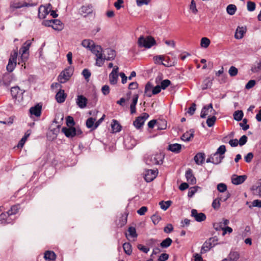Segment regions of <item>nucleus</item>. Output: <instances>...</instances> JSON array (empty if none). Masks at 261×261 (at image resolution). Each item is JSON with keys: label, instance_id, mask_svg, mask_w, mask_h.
I'll return each instance as SVG.
<instances>
[{"label": "nucleus", "instance_id": "nucleus-1", "mask_svg": "<svg viewBox=\"0 0 261 261\" xmlns=\"http://www.w3.org/2000/svg\"><path fill=\"white\" fill-rule=\"evenodd\" d=\"M138 44L140 47L149 48L155 44V40L150 36L146 37L141 36L138 39Z\"/></svg>", "mask_w": 261, "mask_h": 261}, {"label": "nucleus", "instance_id": "nucleus-2", "mask_svg": "<svg viewBox=\"0 0 261 261\" xmlns=\"http://www.w3.org/2000/svg\"><path fill=\"white\" fill-rule=\"evenodd\" d=\"M24 91L20 89L18 87H12L11 89V93L13 98L14 99L15 103L16 104H21L23 101V93Z\"/></svg>", "mask_w": 261, "mask_h": 261}, {"label": "nucleus", "instance_id": "nucleus-3", "mask_svg": "<svg viewBox=\"0 0 261 261\" xmlns=\"http://www.w3.org/2000/svg\"><path fill=\"white\" fill-rule=\"evenodd\" d=\"M30 40L26 41L19 50V54H21L20 59L21 62L25 63L29 57V49L31 45Z\"/></svg>", "mask_w": 261, "mask_h": 261}, {"label": "nucleus", "instance_id": "nucleus-4", "mask_svg": "<svg viewBox=\"0 0 261 261\" xmlns=\"http://www.w3.org/2000/svg\"><path fill=\"white\" fill-rule=\"evenodd\" d=\"M73 72V70L71 67L66 68L64 70L60 73L58 80L60 83H65L68 81L71 76Z\"/></svg>", "mask_w": 261, "mask_h": 261}, {"label": "nucleus", "instance_id": "nucleus-5", "mask_svg": "<svg viewBox=\"0 0 261 261\" xmlns=\"http://www.w3.org/2000/svg\"><path fill=\"white\" fill-rule=\"evenodd\" d=\"M62 131L68 138H72L75 136H80L82 134V131L79 127H63Z\"/></svg>", "mask_w": 261, "mask_h": 261}, {"label": "nucleus", "instance_id": "nucleus-6", "mask_svg": "<svg viewBox=\"0 0 261 261\" xmlns=\"http://www.w3.org/2000/svg\"><path fill=\"white\" fill-rule=\"evenodd\" d=\"M18 56L17 48L14 50L13 54H11L9 60L8 64L7 66V69L9 72H12L16 65V60Z\"/></svg>", "mask_w": 261, "mask_h": 261}, {"label": "nucleus", "instance_id": "nucleus-7", "mask_svg": "<svg viewBox=\"0 0 261 261\" xmlns=\"http://www.w3.org/2000/svg\"><path fill=\"white\" fill-rule=\"evenodd\" d=\"M148 117L149 115L147 113H143L141 116L136 118L133 122V125L136 128L140 129L143 126L145 121Z\"/></svg>", "mask_w": 261, "mask_h": 261}, {"label": "nucleus", "instance_id": "nucleus-8", "mask_svg": "<svg viewBox=\"0 0 261 261\" xmlns=\"http://www.w3.org/2000/svg\"><path fill=\"white\" fill-rule=\"evenodd\" d=\"M51 9L50 4H48L46 6L41 5L38 9V17L40 19H44L46 17V15L49 13Z\"/></svg>", "mask_w": 261, "mask_h": 261}, {"label": "nucleus", "instance_id": "nucleus-9", "mask_svg": "<svg viewBox=\"0 0 261 261\" xmlns=\"http://www.w3.org/2000/svg\"><path fill=\"white\" fill-rule=\"evenodd\" d=\"M158 170L147 169L145 171L144 178L147 182L152 181L157 176Z\"/></svg>", "mask_w": 261, "mask_h": 261}, {"label": "nucleus", "instance_id": "nucleus-10", "mask_svg": "<svg viewBox=\"0 0 261 261\" xmlns=\"http://www.w3.org/2000/svg\"><path fill=\"white\" fill-rule=\"evenodd\" d=\"M224 155H222L216 152L210 155L206 160V163H220L222 162Z\"/></svg>", "mask_w": 261, "mask_h": 261}, {"label": "nucleus", "instance_id": "nucleus-11", "mask_svg": "<svg viewBox=\"0 0 261 261\" xmlns=\"http://www.w3.org/2000/svg\"><path fill=\"white\" fill-rule=\"evenodd\" d=\"M12 81V76L10 73H6L0 75V87L4 86L8 87Z\"/></svg>", "mask_w": 261, "mask_h": 261}, {"label": "nucleus", "instance_id": "nucleus-12", "mask_svg": "<svg viewBox=\"0 0 261 261\" xmlns=\"http://www.w3.org/2000/svg\"><path fill=\"white\" fill-rule=\"evenodd\" d=\"M209 111H210L211 112H212L213 115H216L217 114V112L215 110L213 109V105L212 103L209 104L207 106H205L203 107L201 114H200V117L202 118H204L206 117L207 115L208 114Z\"/></svg>", "mask_w": 261, "mask_h": 261}, {"label": "nucleus", "instance_id": "nucleus-13", "mask_svg": "<svg viewBox=\"0 0 261 261\" xmlns=\"http://www.w3.org/2000/svg\"><path fill=\"white\" fill-rule=\"evenodd\" d=\"M191 216L194 217L197 222H202L206 219V216L204 213H198L197 211L195 209L192 210Z\"/></svg>", "mask_w": 261, "mask_h": 261}, {"label": "nucleus", "instance_id": "nucleus-14", "mask_svg": "<svg viewBox=\"0 0 261 261\" xmlns=\"http://www.w3.org/2000/svg\"><path fill=\"white\" fill-rule=\"evenodd\" d=\"M105 60L112 61L114 60L116 54L115 50L111 48H107L104 50Z\"/></svg>", "mask_w": 261, "mask_h": 261}, {"label": "nucleus", "instance_id": "nucleus-15", "mask_svg": "<svg viewBox=\"0 0 261 261\" xmlns=\"http://www.w3.org/2000/svg\"><path fill=\"white\" fill-rule=\"evenodd\" d=\"M88 100L82 95H77L76 103L77 105L81 109H84L87 106Z\"/></svg>", "mask_w": 261, "mask_h": 261}, {"label": "nucleus", "instance_id": "nucleus-16", "mask_svg": "<svg viewBox=\"0 0 261 261\" xmlns=\"http://www.w3.org/2000/svg\"><path fill=\"white\" fill-rule=\"evenodd\" d=\"M247 179V176L243 175H233L231 178L232 183L236 185H238L242 184Z\"/></svg>", "mask_w": 261, "mask_h": 261}, {"label": "nucleus", "instance_id": "nucleus-17", "mask_svg": "<svg viewBox=\"0 0 261 261\" xmlns=\"http://www.w3.org/2000/svg\"><path fill=\"white\" fill-rule=\"evenodd\" d=\"M186 177L187 181L191 185L195 184L196 179L193 174L192 169H188L186 172Z\"/></svg>", "mask_w": 261, "mask_h": 261}, {"label": "nucleus", "instance_id": "nucleus-18", "mask_svg": "<svg viewBox=\"0 0 261 261\" xmlns=\"http://www.w3.org/2000/svg\"><path fill=\"white\" fill-rule=\"evenodd\" d=\"M164 158V154L162 153H158L151 156L149 161L152 162L153 163H160V162H163V159Z\"/></svg>", "mask_w": 261, "mask_h": 261}, {"label": "nucleus", "instance_id": "nucleus-19", "mask_svg": "<svg viewBox=\"0 0 261 261\" xmlns=\"http://www.w3.org/2000/svg\"><path fill=\"white\" fill-rule=\"evenodd\" d=\"M42 109V106L40 104H37L34 107H32L30 109V112L31 115H35L36 117H39L41 115Z\"/></svg>", "mask_w": 261, "mask_h": 261}, {"label": "nucleus", "instance_id": "nucleus-20", "mask_svg": "<svg viewBox=\"0 0 261 261\" xmlns=\"http://www.w3.org/2000/svg\"><path fill=\"white\" fill-rule=\"evenodd\" d=\"M247 31L246 28L244 27H238L236 31L234 37L237 39H242Z\"/></svg>", "mask_w": 261, "mask_h": 261}, {"label": "nucleus", "instance_id": "nucleus-21", "mask_svg": "<svg viewBox=\"0 0 261 261\" xmlns=\"http://www.w3.org/2000/svg\"><path fill=\"white\" fill-rule=\"evenodd\" d=\"M95 56V65L98 67L102 66L104 64V62L105 61L104 54H103L102 52H101L100 53L96 54Z\"/></svg>", "mask_w": 261, "mask_h": 261}, {"label": "nucleus", "instance_id": "nucleus-22", "mask_svg": "<svg viewBox=\"0 0 261 261\" xmlns=\"http://www.w3.org/2000/svg\"><path fill=\"white\" fill-rule=\"evenodd\" d=\"M240 257L239 253L237 251H231L227 258L222 261H237Z\"/></svg>", "mask_w": 261, "mask_h": 261}, {"label": "nucleus", "instance_id": "nucleus-23", "mask_svg": "<svg viewBox=\"0 0 261 261\" xmlns=\"http://www.w3.org/2000/svg\"><path fill=\"white\" fill-rule=\"evenodd\" d=\"M229 221L227 219H223L222 221L219 223H216L214 224V227L217 230L223 229L225 228L224 226L227 225Z\"/></svg>", "mask_w": 261, "mask_h": 261}, {"label": "nucleus", "instance_id": "nucleus-24", "mask_svg": "<svg viewBox=\"0 0 261 261\" xmlns=\"http://www.w3.org/2000/svg\"><path fill=\"white\" fill-rule=\"evenodd\" d=\"M44 258L48 261H54L56 258V254L53 251H46L44 252Z\"/></svg>", "mask_w": 261, "mask_h": 261}, {"label": "nucleus", "instance_id": "nucleus-25", "mask_svg": "<svg viewBox=\"0 0 261 261\" xmlns=\"http://www.w3.org/2000/svg\"><path fill=\"white\" fill-rule=\"evenodd\" d=\"M181 149V145L177 143L170 144L168 146V149L174 153H179Z\"/></svg>", "mask_w": 261, "mask_h": 261}, {"label": "nucleus", "instance_id": "nucleus-26", "mask_svg": "<svg viewBox=\"0 0 261 261\" xmlns=\"http://www.w3.org/2000/svg\"><path fill=\"white\" fill-rule=\"evenodd\" d=\"M205 159V154L204 152L197 153L194 158L195 163H203Z\"/></svg>", "mask_w": 261, "mask_h": 261}, {"label": "nucleus", "instance_id": "nucleus-27", "mask_svg": "<svg viewBox=\"0 0 261 261\" xmlns=\"http://www.w3.org/2000/svg\"><path fill=\"white\" fill-rule=\"evenodd\" d=\"M66 94L64 93V90H60L56 95L57 101L59 103L63 102L66 99Z\"/></svg>", "mask_w": 261, "mask_h": 261}, {"label": "nucleus", "instance_id": "nucleus-28", "mask_svg": "<svg viewBox=\"0 0 261 261\" xmlns=\"http://www.w3.org/2000/svg\"><path fill=\"white\" fill-rule=\"evenodd\" d=\"M213 79H211L209 77L205 79L201 85V88L203 90L206 89L207 88H211L212 84H213Z\"/></svg>", "mask_w": 261, "mask_h": 261}, {"label": "nucleus", "instance_id": "nucleus-29", "mask_svg": "<svg viewBox=\"0 0 261 261\" xmlns=\"http://www.w3.org/2000/svg\"><path fill=\"white\" fill-rule=\"evenodd\" d=\"M138 95H134L133 98V101L130 106V114H134L136 112V106L138 102Z\"/></svg>", "mask_w": 261, "mask_h": 261}, {"label": "nucleus", "instance_id": "nucleus-30", "mask_svg": "<svg viewBox=\"0 0 261 261\" xmlns=\"http://www.w3.org/2000/svg\"><path fill=\"white\" fill-rule=\"evenodd\" d=\"M51 27L55 30L61 31L63 29V24L60 20L54 19Z\"/></svg>", "mask_w": 261, "mask_h": 261}, {"label": "nucleus", "instance_id": "nucleus-31", "mask_svg": "<svg viewBox=\"0 0 261 261\" xmlns=\"http://www.w3.org/2000/svg\"><path fill=\"white\" fill-rule=\"evenodd\" d=\"M20 209V206L19 204H15L12 205L10 209L7 212L9 214V216H11L12 215H14L17 214L19 212Z\"/></svg>", "mask_w": 261, "mask_h": 261}, {"label": "nucleus", "instance_id": "nucleus-32", "mask_svg": "<svg viewBox=\"0 0 261 261\" xmlns=\"http://www.w3.org/2000/svg\"><path fill=\"white\" fill-rule=\"evenodd\" d=\"M194 132L193 130H190L189 132H186L181 136V140L187 142L190 141L191 138H193L194 137Z\"/></svg>", "mask_w": 261, "mask_h": 261}, {"label": "nucleus", "instance_id": "nucleus-33", "mask_svg": "<svg viewBox=\"0 0 261 261\" xmlns=\"http://www.w3.org/2000/svg\"><path fill=\"white\" fill-rule=\"evenodd\" d=\"M92 12V6L91 5H87L81 8V12L85 16L91 13Z\"/></svg>", "mask_w": 261, "mask_h": 261}, {"label": "nucleus", "instance_id": "nucleus-34", "mask_svg": "<svg viewBox=\"0 0 261 261\" xmlns=\"http://www.w3.org/2000/svg\"><path fill=\"white\" fill-rule=\"evenodd\" d=\"M81 44L84 47L90 50V49L93 47L95 44L93 41L91 40L85 39L82 41Z\"/></svg>", "mask_w": 261, "mask_h": 261}, {"label": "nucleus", "instance_id": "nucleus-35", "mask_svg": "<svg viewBox=\"0 0 261 261\" xmlns=\"http://www.w3.org/2000/svg\"><path fill=\"white\" fill-rule=\"evenodd\" d=\"M111 127L113 133H117L121 130V126L116 120H113Z\"/></svg>", "mask_w": 261, "mask_h": 261}, {"label": "nucleus", "instance_id": "nucleus-36", "mask_svg": "<svg viewBox=\"0 0 261 261\" xmlns=\"http://www.w3.org/2000/svg\"><path fill=\"white\" fill-rule=\"evenodd\" d=\"M212 247H213V246L212 245L211 243H210L207 240L203 243L202 246L201 253H204L206 252Z\"/></svg>", "mask_w": 261, "mask_h": 261}, {"label": "nucleus", "instance_id": "nucleus-37", "mask_svg": "<svg viewBox=\"0 0 261 261\" xmlns=\"http://www.w3.org/2000/svg\"><path fill=\"white\" fill-rule=\"evenodd\" d=\"M258 186H253L252 190L254 194L261 196V178L258 181Z\"/></svg>", "mask_w": 261, "mask_h": 261}, {"label": "nucleus", "instance_id": "nucleus-38", "mask_svg": "<svg viewBox=\"0 0 261 261\" xmlns=\"http://www.w3.org/2000/svg\"><path fill=\"white\" fill-rule=\"evenodd\" d=\"M9 217L7 212L2 213L0 215V224L6 225L9 223L7 219Z\"/></svg>", "mask_w": 261, "mask_h": 261}, {"label": "nucleus", "instance_id": "nucleus-39", "mask_svg": "<svg viewBox=\"0 0 261 261\" xmlns=\"http://www.w3.org/2000/svg\"><path fill=\"white\" fill-rule=\"evenodd\" d=\"M172 240L170 238H167L166 239L164 240L161 243L160 246L162 248H167L169 247L172 244Z\"/></svg>", "mask_w": 261, "mask_h": 261}, {"label": "nucleus", "instance_id": "nucleus-40", "mask_svg": "<svg viewBox=\"0 0 261 261\" xmlns=\"http://www.w3.org/2000/svg\"><path fill=\"white\" fill-rule=\"evenodd\" d=\"M124 251L127 255H130L132 252V245L129 243H125L123 244Z\"/></svg>", "mask_w": 261, "mask_h": 261}, {"label": "nucleus", "instance_id": "nucleus-41", "mask_svg": "<svg viewBox=\"0 0 261 261\" xmlns=\"http://www.w3.org/2000/svg\"><path fill=\"white\" fill-rule=\"evenodd\" d=\"M118 79V74H114L113 73H111L109 74V81L110 83L112 85H115L117 84Z\"/></svg>", "mask_w": 261, "mask_h": 261}, {"label": "nucleus", "instance_id": "nucleus-42", "mask_svg": "<svg viewBox=\"0 0 261 261\" xmlns=\"http://www.w3.org/2000/svg\"><path fill=\"white\" fill-rule=\"evenodd\" d=\"M152 87L150 83H148L145 88V94L148 97H151L152 95Z\"/></svg>", "mask_w": 261, "mask_h": 261}, {"label": "nucleus", "instance_id": "nucleus-43", "mask_svg": "<svg viewBox=\"0 0 261 261\" xmlns=\"http://www.w3.org/2000/svg\"><path fill=\"white\" fill-rule=\"evenodd\" d=\"M172 202L170 200L167 201H161L159 203L161 208L164 211L167 210L171 205Z\"/></svg>", "mask_w": 261, "mask_h": 261}, {"label": "nucleus", "instance_id": "nucleus-44", "mask_svg": "<svg viewBox=\"0 0 261 261\" xmlns=\"http://www.w3.org/2000/svg\"><path fill=\"white\" fill-rule=\"evenodd\" d=\"M90 50L95 55L96 54L100 53L101 52H103L102 48L100 45L95 44H94L93 47L90 49Z\"/></svg>", "mask_w": 261, "mask_h": 261}, {"label": "nucleus", "instance_id": "nucleus-45", "mask_svg": "<svg viewBox=\"0 0 261 261\" xmlns=\"http://www.w3.org/2000/svg\"><path fill=\"white\" fill-rule=\"evenodd\" d=\"M237 10V7L234 5H229L226 8V11L228 14L230 15L234 14Z\"/></svg>", "mask_w": 261, "mask_h": 261}, {"label": "nucleus", "instance_id": "nucleus-46", "mask_svg": "<svg viewBox=\"0 0 261 261\" xmlns=\"http://www.w3.org/2000/svg\"><path fill=\"white\" fill-rule=\"evenodd\" d=\"M157 129L158 130H164L167 127V122L164 120L158 121L156 123Z\"/></svg>", "mask_w": 261, "mask_h": 261}, {"label": "nucleus", "instance_id": "nucleus-47", "mask_svg": "<svg viewBox=\"0 0 261 261\" xmlns=\"http://www.w3.org/2000/svg\"><path fill=\"white\" fill-rule=\"evenodd\" d=\"M211 43L210 40L206 37H203L201 39L200 45L202 47L207 48Z\"/></svg>", "mask_w": 261, "mask_h": 261}, {"label": "nucleus", "instance_id": "nucleus-48", "mask_svg": "<svg viewBox=\"0 0 261 261\" xmlns=\"http://www.w3.org/2000/svg\"><path fill=\"white\" fill-rule=\"evenodd\" d=\"M243 117V113L242 111H237L233 114L234 119L238 121L241 120Z\"/></svg>", "mask_w": 261, "mask_h": 261}, {"label": "nucleus", "instance_id": "nucleus-49", "mask_svg": "<svg viewBox=\"0 0 261 261\" xmlns=\"http://www.w3.org/2000/svg\"><path fill=\"white\" fill-rule=\"evenodd\" d=\"M200 189V188L198 186H195V187H191L189 189V192L188 193V196L189 197H192L195 194V193L197 191L198 189Z\"/></svg>", "mask_w": 261, "mask_h": 261}, {"label": "nucleus", "instance_id": "nucleus-50", "mask_svg": "<svg viewBox=\"0 0 261 261\" xmlns=\"http://www.w3.org/2000/svg\"><path fill=\"white\" fill-rule=\"evenodd\" d=\"M216 121V117L213 116L211 117H208L206 120V124L208 127L213 126Z\"/></svg>", "mask_w": 261, "mask_h": 261}, {"label": "nucleus", "instance_id": "nucleus-51", "mask_svg": "<svg viewBox=\"0 0 261 261\" xmlns=\"http://www.w3.org/2000/svg\"><path fill=\"white\" fill-rule=\"evenodd\" d=\"M228 73L230 76H235L238 73V70L236 67L232 66L230 67Z\"/></svg>", "mask_w": 261, "mask_h": 261}, {"label": "nucleus", "instance_id": "nucleus-52", "mask_svg": "<svg viewBox=\"0 0 261 261\" xmlns=\"http://www.w3.org/2000/svg\"><path fill=\"white\" fill-rule=\"evenodd\" d=\"M95 119L90 117L88 118L86 121V126L88 128L94 127L95 125Z\"/></svg>", "mask_w": 261, "mask_h": 261}, {"label": "nucleus", "instance_id": "nucleus-53", "mask_svg": "<svg viewBox=\"0 0 261 261\" xmlns=\"http://www.w3.org/2000/svg\"><path fill=\"white\" fill-rule=\"evenodd\" d=\"M129 234L133 238H137L138 234L136 232V228L134 227H129L128 229Z\"/></svg>", "mask_w": 261, "mask_h": 261}, {"label": "nucleus", "instance_id": "nucleus-54", "mask_svg": "<svg viewBox=\"0 0 261 261\" xmlns=\"http://www.w3.org/2000/svg\"><path fill=\"white\" fill-rule=\"evenodd\" d=\"M151 219L153 224L156 225L160 221L161 217L158 215L154 214L151 216Z\"/></svg>", "mask_w": 261, "mask_h": 261}, {"label": "nucleus", "instance_id": "nucleus-55", "mask_svg": "<svg viewBox=\"0 0 261 261\" xmlns=\"http://www.w3.org/2000/svg\"><path fill=\"white\" fill-rule=\"evenodd\" d=\"M217 190L220 192H224L227 190V186L223 183H220L217 185Z\"/></svg>", "mask_w": 261, "mask_h": 261}, {"label": "nucleus", "instance_id": "nucleus-56", "mask_svg": "<svg viewBox=\"0 0 261 261\" xmlns=\"http://www.w3.org/2000/svg\"><path fill=\"white\" fill-rule=\"evenodd\" d=\"M190 9L194 14L197 13L198 10L196 8V3L194 0L191 1Z\"/></svg>", "mask_w": 261, "mask_h": 261}, {"label": "nucleus", "instance_id": "nucleus-57", "mask_svg": "<svg viewBox=\"0 0 261 261\" xmlns=\"http://www.w3.org/2000/svg\"><path fill=\"white\" fill-rule=\"evenodd\" d=\"M66 124L69 127H73L74 124L73 118L71 116H68L66 118Z\"/></svg>", "mask_w": 261, "mask_h": 261}, {"label": "nucleus", "instance_id": "nucleus-58", "mask_svg": "<svg viewBox=\"0 0 261 261\" xmlns=\"http://www.w3.org/2000/svg\"><path fill=\"white\" fill-rule=\"evenodd\" d=\"M226 151V147L224 145H221L217 150L216 153L221 154L222 155H224V153Z\"/></svg>", "mask_w": 261, "mask_h": 261}, {"label": "nucleus", "instance_id": "nucleus-59", "mask_svg": "<svg viewBox=\"0 0 261 261\" xmlns=\"http://www.w3.org/2000/svg\"><path fill=\"white\" fill-rule=\"evenodd\" d=\"M171 84L170 81L169 80H163L161 83V87L163 89H165Z\"/></svg>", "mask_w": 261, "mask_h": 261}, {"label": "nucleus", "instance_id": "nucleus-60", "mask_svg": "<svg viewBox=\"0 0 261 261\" xmlns=\"http://www.w3.org/2000/svg\"><path fill=\"white\" fill-rule=\"evenodd\" d=\"M247 10L249 11H253L255 9V4L252 2H248L247 3Z\"/></svg>", "mask_w": 261, "mask_h": 261}, {"label": "nucleus", "instance_id": "nucleus-61", "mask_svg": "<svg viewBox=\"0 0 261 261\" xmlns=\"http://www.w3.org/2000/svg\"><path fill=\"white\" fill-rule=\"evenodd\" d=\"M173 230V227L171 224H168L164 228V231L165 233H169Z\"/></svg>", "mask_w": 261, "mask_h": 261}, {"label": "nucleus", "instance_id": "nucleus-62", "mask_svg": "<svg viewBox=\"0 0 261 261\" xmlns=\"http://www.w3.org/2000/svg\"><path fill=\"white\" fill-rule=\"evenodd\" d=\"M247 120L246 119H244L243 120V122L240 123V125L242 127V129L244 130H247L249 127V125L247 124Z\"/></svg>", "mask_w": 261, "mask_h": 261}, {"label": "nucleus", "instance_id": "nucleus-63", "mask_svg": "<svg viewBox=\"0 0 261 261\" xmlns=\"http://www.w3.org/2000/svg\"><path fill=\"white\" fill-rule=\"evenodd\" d=\"M212 207L214 209H215V210L218 209L220 206V203L219 200H218L217 199H214L212 202Z\"/></svg>", "mask_w": 261, "mask_h": 261}, {"label": "nucleus", "instance_id": "nucleus-64", "mask_svg": "<svg viewBox=\"0 0 261 261\" xmlns=\"http://www.w3.org/2000/svg\"><path fill=\"white\" fill-rule=\"evenodd\" d=\"M169 258V255L167 253H162L159 256L158 258V261H166Z\"/></svg>", "mask_w": 261, "mask_h": 261}]
</instances>
